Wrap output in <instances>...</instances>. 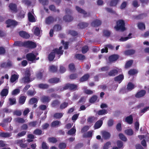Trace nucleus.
Listing matches in <instances>:
<instances>
[{"mask_svg":"<svg viewBox=\"0 0 149 149\" xmlns=\"http://www.w3.org/2000/svg\"><path fill=\"white\" fill-rule=\"evenodd\" d=\"M62 47H60L59 49H55L53 50L49 54L48 58L49 61H52L55 57L56 55H57V57L59 58L61 55L63 54V51L62 50Z\"/></svg>","mask_w":149,"mask_h":149,"instance_id":"f257e3e1","label":"nucleus"},{"mask_svg":"<svg viewBox=\"0 0 149 149\" xmlns=\"http://www.w3.org/2000/svg\"><path fill=\"white\" fill-rule=\"evenodd\" d=\"M14 44L16 46H25L31 48H34L36 46L35 43L32 42L28 41L24 42H16Z\"/></svg>","mask_w":149,"mask_h":149,"instance_id":"f03ea898","label":"nucleus"},{"mask_svg":"<svg viewBox=\"0 0 149 149\" xmlns=\"http://www.w3.org/2000/svg\"><path fill=\"white\" fill-rule=\"evenodd\" d=\"M115 28L117 30H121L124 31L125 30V23L124 21L122 20L118 21L117 22V25L115 26Z\"/></svg>","mask_w":149,"mask_h":149,"instance_id":"7ed1b4c3","label":"nucleus"},{"mask_svg":"<svg viewBox=\"0 0 149 149\" xmlns=\"http://www.w3.org/2000/svg\"><path fill=\"white\" fill-rule=\"evenodd\" d=\"M78 86L76 84L68 83L63 87V90H67L69 89L71 91H75L77 90Z\"/></svg>","mask_w":149,"mask_h":149,"instance_id":"20e7f679","label":"nucleus"},{"mask_svg":"<svg viewBox=\"0 0 149 149\" xmlns=\"http://www.w3.org/2000/svg\"><path fill=\"white\" fill-rule=\"evenodd\" d=\"M30 76H31V74L29 73V71L28 70L25 72V77L22 78V81L23 83H28L31 82V80H30Z\"/></svg>","mask_w":149,"mask_h":149,"instance_id":"39448f33","label":"nucleus"},{"mask_svg":"<svg viewBox=\"0 0 149 149\" xmlns=\"http://www.w3.org/2000/svg\"><path fill=\"white\" fill-rule=\"evenodd\" d=\"M38 54L37 53H34L33 52L31 53L27 54L26 57L28 60L33 62L35 59L36 56Z\"/></svg>","mask_w":149,"mask_h":149,"instance_id":"423d86ee","label":"nucleus"},{"mask_svg":"<svg viewBox=\"0 0 149 149\" xmlns=\"http://www.w3.org/2000/svg\"><path fill=\"white\" fill-rule=\"evenodd\" d=\"M146 91L144 90H141L136 93V94L135 95V97L136 98H140L143 97L146 94Z\"/></svg>","mask_w":149,"mask_h":149,"instance_id":"0eeeda50","label":"nucleus"},{"mask_svg":"<svg viewBox=\"0 0 149 149\" xmlns=\"http://www.w3.org/2000/svg\"><path fill=\"white\" fill-rule=\"evenodd\" d=\"M28 16L29 21L31 22H34L36 21V18L33 12H29L28 13Z\"/></svg>","mask_w":149,"mask_h":149,"instance_id":"6e6552de","label":"nucleus"},{"mask_svg":"<svg viewBox=\"0 0 149 149\" xmlns=\"http://www.w3.org/2000/svg\"><path fill=\"white\" fill-rule=\"evenodd\" d=\"M103 120V119L102 118H101L100 120L97 121V122L95 123L94 125V129H97L100 128L102 125V123H103V122H102Z\"/></svg>","mask_w":149,"mask_h":149,"instance_id":"1a4fd4ad","label":"nucleus"},{"mask_svg":"<svg viewBox=\"0 0 149 149\" xmlns=\"http://www.w3.org/2000/svg\"><path fill=\"white\" fill-rule=\"evenodd\" d=\"M6 23L7 24V27H9L11 26H15L18 24V22H17L10 19L7 20L6 22Z\"/></svg>","mask_w":149,"mask_h":149,"instance_id":"9d476101","label":"nucleus"},{"mask_svg":"<svg viewBox=\"0 0 149 149\" xmlns=\"http://www.w3.org/2000/svg\"><path fill=\"white\" fill-rule=\"evenodd\" d=\"M89 77H90V75L89 74H85L79 79V81L80 82L86 81L88 79Z\"/></svg>","mask_w":149,"mask_h":149,"instance_id":"9b49d317","label":"nucleus"},{"mask_svg":"<svg viewBox=\"0 0 149 149\" xmlns=\"http://www.w3.org/2000/svg\"><path fill=\"white\" fill-rule=\"evenodd\" d=\"M40 100L43 103H48L50 101V98L49 96L43 95L41 98Z\"/></svg>","mask_w":149,"mask_h":149,"instance_id":"f8f14e48","label":"nucleus"},{"mask_svg":"<svg viewBox=\"0 0 149 149\" xmlns=\"http://www.w3.org/2000/svg\"><path fill=\"white\" fill-rule=\"evenodd\" d=\"M60 82V79L54 77L49 79L48 80V82L50 84H56Z\"/></svg>","mask_w":149,"mask_h":149,"instance_id":"ddd939ff","label":"nucleus"},{"mask_svg":"<svg viewBox=\"0 0 149 149\" xmlns=\"http://www.w3.org/2000/svg\"><path fill=\"white\" fill-rule=\"evenodd\" d=\"M124 79V76L123 74H120L114 78V81L118 82V83H120Z\"/></svg>","mask_w":149,"mask_h":149,"instance_id":"4468645a","label":"nucleus"},{"mask_svg":"<svg viewBox=\"0 0 149 149\" xmlns=\"http://www.w3.org/2000/svg\"><path fill=\"white\" fill-rule=\"evenodd\" d=\"M60 104V101L57 100H55L52 101L51 104L52 107L56 108L58 107Z\"/></svg>","mask_w":149,"mask_h":149,"instance_id":"2eb2a0df","label":"nucleus"},{"mask_svg":"<svg viewBox=\"0 0 149 149\" xmlns=\"http://www.w3.org/2000/svg\"><path fill=\"white\" fill-rule=\"evenodd\" d=\"M118 56L117 55H113L110 56L109 58V61L110 62H113L116 61L118 58Z\"/></svg>","mask_w":149,"mask_h":149,"instance_id":"dca6fc26","label":"nucleus"},{"mask_svg":"<svg viewBox=\"0 0 149 149\" xmlns=\"http://www.w3.org/2000/svg\"><path fill=\"white\" fill-rule=\"evenodd\" d=\"M49 87V85L47 84L41 83L38 84V88L42 89H46Z\"/></svg>","mask_w":149,"mask_h":149,"instance_id":"f3484780","label":"nucleus"},{"mask_svg":"<svg viewBox=\"0 0 149 149\" xmlns=\"http://www.w3.org/2000/svg\"><path fill=\"white\" fill-rule=\"evenodd\" d=\"M19 35L21 37L25 38H28L30 37V35L29 34L23 31L19 32Z\"/></svg>","mask_w":149,"mask_h":149,"instance_id":"a211bd4d","label":"nucleus"},{"mask_svg":"<svg viewBox=\"0 0 149 149\" xmlns=\"http://www.w3.org/2000/svg\"><path fill=\"white\" fill-rule=\"evenodd\" d=\"M102 137L105 139H108L110 137V134L107 132L104 131L102 132Z\"/></svg>","mask_w":149,"mask_h":149,"instance_id":"6ab92c4d","label":"nucleus"},{"mask_svg":"<svg viewBox=\"0 0 149 149\" xmlns=\"http://www.w3.org/2000/svg\"><path fill=\"white\" fill-rule=\"evenodd\" d=\"M135 88V86L131 82H129L127 85V91H130Z\"/></svg>","mask_w":149,"mask_h":149,"instance_id":"aec40b11","label":"nucleus"},{"mask_svg":"<svg viewBox=\"0 0 149 149\" xmlns=\"http://www.w3.org/2000/svg\"><path fill=\"white\" fill-rule=\"evenodd\" d=\"M97 120V118L93 116L89 117L87 119V122L90 124L93 123Z\"/></svg>","mask_w":149,"mask_h":149,"instance_id":"412c9836","label":"nucleus"},{"mask_svg":"<svg viewBox=\"0 0 149 149\" xmlns=\"http://www.w3.org/2000/svg\"><path fill=\"white\" fill-rule=\"evenodd\" d=\"M126 122L129 124H131L133 123V117L131 115L127 116L125 119Z\"/></svg>","mask_w":149,"mask_h":149,"instance_id":"4be33fe9","label":"nucleus"},{"mask_svg":"<svg viewBox=\"0 0 149 149\" xmlns=\"http://www.w3.org/2000/svg\"><path fill=\"white\" fill-rule=\"evenodd\" d=\"M118 73V70L116 69H113L108 73V75L110 77H114Z\"/></svg>","mask_w":149,"mask_h":149,"instance_id":"5701e85b","label":"nucleus"},{"mask_svg":"<svg viewBox=\"0 0 149 149\" xmlns=\"http://www.w3.org/2000/svg\"><path fill=\"white\" fill-rule=\"evenodd\" d=\"M18 79V75L15 74H12L11 75L10 78V81L13 83Z\"/></svg>","mask_w":149,"mask_h":149,"instance_id":"b1692460","label":"nucleus"},{"mask_svg":"<svg viewBox=\"0 0 149 149\" xmlns=\"http://www.w3.org/2000/svg\"><path fill=\"white\" fill-rule=\"evenodd\" d=\"M78 78V75L77 73H72L69 75V78L70 80H76Z\"/></svg>","mask_w":149,"mask_h":149,"instance_id":"393cba45","label":"nucleus"},{"mask_svg":"<svg viewBox=\"0 0 149 149\" xmlns=\"http://www.w3.org/2000/svg\"><path fill=\"white\" fill-rule=\"evenodd\" d=\"M75 128L72 127L68 131L67 134L70 135H73L74 134L75 135Z\"/></svg>","mask_w":149,"mask_h":149,"instance_id":"a878e982","label":"nucleus"},{"mask_svg":"<svg viewBox=\"0 0 149 149\" xmlns=\"http://www.w3.org/2000/svg\"><path fill=\"white\" fill-rule=\"evenodd\" d=\"M61 124V122L59 121L55 120L53 121L51 124V126L52 127H55L56 126L59 125Z\"/></svg>","mask_w":149,"mask_h":149,"instance_id":"bb28decb","label":"nucleus"},{"mask_svg":"<svg viewBox=\"0 0 149 149\" xmlns=\"http://www.w3.org/2000/svg\"><path fill=\"white\" fill-rule=\"evenodd\" d=\"M26 99V97L24 96H20L19 99V103L20 104H23L25 103V101Z\"/></svg>","mask_w":149,"mask_h":149,"instance_id":"cd10ccee","label":"nucleus"},{"mask_svg":"<svg viewBox=\"0 0 149 149\" xmlns=\"http://www.w3.org/2000/svg\"><path fill=\"white\" fill-rule=\"evenodd\" d=\"M8 94V90L7 88H4L1 91V95L2 97H4L7 96Z\"/></svg>","mask_w":149,"mask_h":149,"instance_id":"c85d7f7f","label":"nucleus"},{"mask_svg":"<svg viewBox=\"0 0 149 149\" xmlns=\"http://www.w3.org/2000/svg\"><path fill=\"white\" fill-rule=\"evenodd\" d=\"M11 136V134L8 133L0 132V136L1 137H8Z\"/></svg>","mask_w":149,"mask_h":149,"instance_id":"c756f323","label":"nucleus"},{"mask_svg":"<svg viewBox=\"0 0 149 149\" xmlns=\"http://www.w3.org/2000/svg\"><path fill=\"white\" fill-rule=\"evenodd\" d=\"M138 73V71L136 69H130L128 72V74L130 76H132Z\"/></svg>","mask_w":149,"mask_h":149,"instance_id":"7c9ffc66","label":"nucleus"},{"mask_svg":"<svg viewBox=\"0 0 149 149\" xmlns=\"http://www.w3.org/2000/svg\"><path fill=\"white\" fill-rule=\"evenodd\" d=\"M38 100L36 98L32 97L29 100V103L30 104H34L37 103Z\"/></svg>","mask_w":149,"mask_h":149,"instance_id":"2f4dec72","label":"nucleus"},{"mask_svg":"<svg viewBox=\"0 0 149 149\" xmlns=\"http://www.w3.org/2000/svg\"><path fill=\"white\" fill-rule=\"evenodd\" d=\"M97 99V96L96 95H93L89 99V102L91 103H93L96 101Z\"/></svg>","mask_w":149,"mask_h":149,"instance_id":"473e14b6","label":"nucleus"},{"mask_svg":"<svg viewBox=\"0 0 149 149\" xmlns=\"http://www.w3.org/2000/svg\"><path fill=\"white\" fill-rule=\"evenodd\" d=\"M49 142L53 143H55L57 142V139L54 137H49L48 139Z\"/></svg>","mask_w":149,"mask_h":149,"instance_id":"72a5a7b5","label":"nucleus"},{"mask_svg":"<svg viewBox=\"0 0 149 149\" xmlns=\"http://www.w3.org/2000/svg\"><path fill=\"white\" fill-rule=\"evenodd\" d=\"M33 29H34V34L37 36H39L40 33V29L37 27H34Z\"/></svg>","mask_w":149,"mask_h":149,"instance_id":"f704fd0d","label":"nucleus"},{"mask_svg":"<svg viewBox=\"0 0 149 149\" xmlns=\"http://www.w3.org/2000/svg\"><path fill=\"white\" fill-rule=\"evenodd\" d=\"M101 24L100 20L98 19H97L92 23V25L93 26H98L100 25Z\"/></svg>","mask_w":149,"mask_h":149,"instance_id":"c9c22d12","label":"nucleus"},{"mask_svg":"<svg viewBox=\"0 0 149 149\" xmlns=\"http://www.w3.org/2000/svg\"><path fill=\"white\" fill-rule=\"evenodd\" d=\"M9 7L10 9L13 12H15L17 10V8L16 5L15 4L13 3L10 4Z\"/></svg>","mask_w":149,"mask_h":149,"instance_id":"e433bc0d","label":"nucleus"},{"mask_svg":"<svg viewBox=\"0 0 149 149\" xmlns=\"http://www.w3.org/2000/svg\"><path fill=\"white\" fill-rule=\"evenodd\" d=\"M57 68L56 66H51L49 67V71L51 72L54 73L57 71Z\"/></svg>","mask_w":149,"mask_h":149,"instance_id":"4c0bfd02","label":"nucleus"},{"mask_svg":"<svg viewBox=\"0 0 149 149\" xmlns=\"http://www.w3.org/2000/svg\"><path fill=\"white\" fill-rule=\"evenodd\" d=\"M63 116L62 113H56L54 115V117L56 119L61 118Z\"/></svg>","mask_w":149,"mask_h":149,"instance_id":"58836bf2","label":"nucleus"},{"mask_svg":"<svg viewBox=\"0 0 149 149\" xmlns=\"http://www.w3.org/2000/svg\"><path fill=\"white\" fill-rule=\"evenodd\" d=\"M42 134V131L40 129H36L33 132V134L36 135H40Z\"/></svg>","mask_w":149,"mask_h":149,"instance_id":"ea45409f","label":"nucleus"},{"mask_svg":"<svg viewBox=\"0 0 149 149\" xmlns=\"http://www.w3.org/2000/svg\"><path fill=\"white\" fill-rule=\"evenodd\" d=\"M68 102H64L60 104V109H64L68 106Z\"/></svg>","mask_w":149,"mask_h":149,"instance_id":"a19ab883","label":"nucleus"},{"mask_svg":"<svg viewBox=\"0 0 149 149\" xmlns=\"http://www.w3.org/2000/svg\"><path fill=\"white\" fill-rule=\"evenodd\" d=\"M125 133L127 135L129 136H132L133 134V131L132 129L126 130L125 131Z\"/></svg>","mask_w":149,"mask_h":149,"instance_id":"79ce46f5","label":"nucleus"},{"mask_svg":"<svg viewBox=\"0 0 149 149\" xmlns=\"http://www.w3.org/2000/svg\"><path fill=\"white\" fill-rule=\"evenodd\" d=\"M117 146L119 149H122L123 148V143L120 141H117Z\"/></svg>","mask_w":149,"mask_h":149,"instance_id":"37998d69","label":"nucleus"},{"mask_svg":"<svg viewBox=\"0 0 149 149\" xmlns=\"http://www.w3.org/2000/svg\"><path fill=\"white\" fill-rule=\"evenodd\" d=\"M118 136H119L120 139L121 140L124 141H127V138L123 134L120 133L119 134Z\"/></svg>","mask_w":149,"mask_h":149,"instance_id":"c03bdc74","label":"nucleus"},{"mask_svg":"<svg viewBox=\"0 0 149 149\" xmlns=\"http://www.w3.org/2000/svg\"><path fill=\"white\" fill-rule=\"evenodd\" d=\"M135 53V51L133 49L128 50L124 52V54L126 55H129L134 54Z\"/></svg>","mask_w":149,"mask_h":149,"instance_id":"a18cd8bd","label":"nucleus"},{"mask_svg":"<svg viewBox=\"0 0 149 149\" xmlns=\"http://www.w3.org/2000/svg\"><path fill=\"white\" fill-rule=\"evenodd\" d=\"M54 19L52 17H49L46 18L45 22L47 24H49L54 21Z\"/></svg>","mask_w":149,"mask_h":149,"instance_id":"49530a36","label":"nucleus"},{"mask_svg":"<svg viewBox=\"0 0 149 149\" xmlns=\"http://www.w3.org/2000/svg\"><path fill=\"white\" fill-rule=\"evenodd\" d=\"M131 34L130 33L128 35V36L125 37H122L120 39V40L121 41H125L129 39H130L132 38V37L131 36Z\"/></svg>","mask_w":149,"mask_h":149,"instance_id":"de8ad7c7","label":"nucleus"},{"mask_svg":"<svg viewBox=\"0 0 149 149\" xmlns=\"http://www.w3.org/2000/svg\"><path fill=\"white\" fill-rule=\"evenodd\" d=\"M66 144L63 142H61L59 143L58 148L59 149H65L66 148Z\"/></svg>","mask_w":149,"mask_h":149,"instance_id":"09e8293b","label":"nucleus"},{"mask_svg":"<svg viewBox=\"0 0 149 149\" xmlns=\"http://www.w3.org/2000/svg\"><path fill=\"white\" fill-rule=\"evenodd\" d=\"M36 93V92H35L34 90H29L27 92V94L28 95L31 96H33Z\"/></svg>","mask_w":149,"mask_h":149,"instance_id":"8fccbe9b","label":"nucleus"},{"mask_svg":"<svg viewBox=\"0 0 149 149\" xmlns=\"http://www.w3.org/2000/svg\"><path fill=\"white\" fill-rule=\"evenodd\" d=\"M76 58L79 60H83L85 59V56L81 54H77L75 55Z\"/></svg>","mask_w":149,"mask_h":149,"instance_id":"3c124183","label":"nucleus"},{"mask_svg":"<svg viewBox=\"0 0 149 149\" xmlns=\"http://www.w3.org/2000/svg\"><path fill=\"white\" fill-rule=\"evenodd\" d=\"M138 26L139 29L141 30H144L145 29V25L142 23H139L138 25Z\"/></svg>","mask_w":149,"mask_h":149,"instance_id":"603ef678","label":"nucleus"},{"mask_svg":"<svg viewBox=\"0 0 149 149\" xmlns=\"http://www.w3.org/2000/svg\"><path fill=\"white\" fill-rule=\"evenodd\" d=\"M119 0H112L110 3V5L111 6H115L119 2Z\"/></svg>","mask_w":149,"mask_h":149,"instance_id":"864d4df0","label":"nucleus"},{"mask_svg":"<svg viewBox=\"0 0 149 149\" xmlns=\"http://www.w3.org/2000/svg\"><path fill=\"white\" fill-rule=\"evenodd\" d=\"M76 9L79 12L83 14L84 15L87 14L86 13L84 10L78 7L77 6L76 7Z\"/></svg>","mask_w":149,"mask_h":149,"instance_id":"5fc2aeb1","label":"nucleus"},{"mask_svg":"<svg viewBox=\"0 0 149 149\" xmlns=\"http://www.w3.org/2000/svg\"><path fill=\"white\" fill-rule=\"evenodd\" d=\"M9 101L10 102V104L11 105H12L15 104L16 99L15 98H10L9 99Z\"/></svg>","mask_w":149,"mask_h":149,"instance_id":"6e6d98bb","label":"nucleus"},{"mask_svg":"<svg viewBox=\"0 0 149 149\" xmlns=\"http://www.w3.org/2000/svg\"><path fill=\"white\" fill-rule=\"evenodd\" d=\"M16 122L19 123H23L25 122V120L24 119L21 118H16Z\"/></svg>","mask_w":149,"mask_h":149,"instance_id":"4d7b16f0","label":"nucleus"},{"mask_svg":"<svg viewBox=\"0 0 149 149\" xmlns=\"http://www.w3.org/2000/svg\"><path fill=\"white\" fill-rule=\"evenodd\" d=\"M107 113V111L105 109H102L98 111V114L99 115H103Z\"/></svg>","mask_w":149,"mask_h":149,"instance_id":"13d9d810","label":"nucleus"},{"mask_svg":"<svg viewBox=\"0 0 149 149\" xmlns=\"http://www.w3.org/2000/svg\"><path fill=\"white\" fill-rule=\"evenodd\" d=\"M41 148L42 149H49V147L47 145L45 142H43L41 144Z\"/></svg>","mask_w":149,"mask_h":149,"instance_id":"bf43d9fd","label":"nucleus"},{"mask_svg":"<svg viewBox=\"0 0 149 149\" xmlns=\"http://www.w3.org/2000/svg\"><path fill=\"white\" fill-rule=\"evenodd\" d=\"M37 124V122L36 121L31 122L29 123L28 125L31 127H35Z\"/></svg>","mask_w":149,"mask_h":149,"instance_id":"052dcab7","label":"nucleus"},{"mask_svg":"<svg viewBox=\"0 0 149 149\" xmlns=\"http://www.w3.org/2000/svg\"><path fill=\"white\" fill-rule=\"evenodd\" d=\"M86 102V98L84 96H82L81 97L78 102V103H82V104H84V102Z\"/></svg>","mask_w":149,"mask_h":149,"instance_id":"680f3d73","label":"nucleus"},{"mask_svg":"<svg viewBox=\"0 0 149 149\" xmlns=\"http://www.w3.org/2000/svg\"><path fill=\"white\" fill-rule=\"evenodd\" d=\"M116 129L117 130L118 132H121V126L120 123H118V124H117L116 126Z\"/></svg>","mask_w":149,"mask_h":149,"instance_id":"e2e57ef3","label":"nucleus"},{"mask_svg":"<svg viewBox=\"0 0 149 149\" xmlns=\"http://www.w3.org/2000/svg\"><path fill=\"white\" fill-rule=\"evenodd\" d=\"M114 121L112 119H110L108 121V126L109 127H111L113 125Z\"/></svg>","mask_w":149,"mask_h":149,"instance_id":"0e129e2a","label":"nucleus"},{"mask_svg":"<svg viewBox=\"0 0 149 149\" xmlns=\"http://www.w3.org/2000/svg\"><path fill=\"white\" fill-rule=\"evenodd\" d=\"M88 24L86 23H81L78 24V26L80 28L82 29L87 26Z\"/></svg>","mask_w":149,"mask_h":149,"instance_id":"69168bd1","label":"nucleus"},{"mask_svg":"<svg viewBox=\"0 0 149 149\" xmlns=\"http://www.w3.org/2000/svg\"><path fill=\"white\" fill-rule=\"evenodd\" d=\"M26 131H23L17 134V136L19 137H20L23 136H25V135H26Z\"/></svg>","mask_w":149,"mask_h":149,"instance_id":"338daca9","label":"nucleus"},{"mask_svg":"<svg viewBox=\"0 0 149 149\" xmlns=\"http://www.w3.org/2000/svg\"><path fill=\"white\" fill-rule=\"evenodd\" d=\"M149 110V107H146L145 108H143V109H142V110H141L140 111V113H144L147 111H148Z\"/></svg>","mask_w":149,"mask_h":149,"instance_id":"774afa93","label":"nucleus"}]
</instances>
